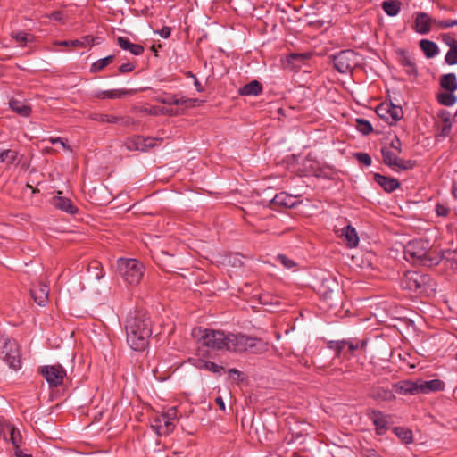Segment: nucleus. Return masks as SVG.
Here are the masks:
<instances>
[{
    "label": "nucleus",
    "mask_w": 457,
    "mask_h": 457,
    "mask_svg": "<svg viewBox=\"0 0 457 457\" xmlns=\"http://www.w3.org/2000/svg\"><path fill=\"white\" fill-rule=\"evenodd\" d=\"M192 337L203 345L229 352H245L260 353L267 350L268 344L263 340L245 334H225L221 330L195 328Z\"/></svg>",
    "instance_id": "1"
},
{
    "label": "nucleus",
    "mask_w": 457,
    "mask_h": 457,
    "mask_svg": "<svg viewBox=\"0 0 457 457\" xmlns=\"http://www.w3.org/2000/svg\"><path fill=\"white\" fill-rule=\"evenodd\" d=\"M152 321L145 311H136L127 318L125 329L127 342L135 351L145 348L152 334Z\"/></svg>",
    "instance_id": "2"
},
{
    "label": "nucleus",
    "mask_w": 457,
    "mask_h": 457,
    "mask_svg": "<svg viewBox=\"0 0 457 457\" xmlns=\"http://www.w3.org/2000/svg\"><path fill=\"white\" fill-rule=\"evenodd\" d=\"M431 245L427 239H415L408 242L403 248L404 258L413 264L430 266L433 260L430 257Z\"/></svg>",
    "instance_id": "3"
},
{
    "label": "nucleus",
    "mask_w": 457,
    "mask_h": 457,
    "mask_svg": "<svg viewBox=\"0 0 457 457\" xmlns=\"http://www.w3.org/2000/svg\"><path fill=\"white\" fill-rule=\"evenodd\" d=\"M401 286L403 289L419 294H428L436 290L434 280L428 275L417 271L405 272L401 280Z\"/></svg>",
    "instance_id": "4"
},
{
    "label": "nucleus",
    "mask_w": 457,
    "mask_h": 457,
    "mask_svg": "<svg viewBox=\"0 0 457 457\" xmlns=\"http://www.w3.org/2000/svg\"><path fill=\"white\" fill-rule=\"evenodd\" d=\"M119 276L129 285H137L145 273L143 263L134 258H119L117 260Z\"/></svg>",
    "instance_id": "5"
},
{
    "label": "nucleus",
    "mask_w": 457,
    "mask_h": 457,
    "mask_svg": "<svg viewBox=\"0 0 457 457\" xmlns=\"http://www.w3.org/2000/svg\"><path fill=\"white\" fill-rule=\"evenodd\" d=\"M179 420L178 411L171 407L167 411L155 414L151 419V428L159 436H166L173 432Z\"/></svg>",
    "instance_id": "6"
},
{
    "label": "nucleus",
    "mask_w": 457,
    "mask_h": 457,
    "mask_svg": "<svg viewBox=\"0 0 457 457\" xmlns=\"http://www.w3.org/2000/svg\"><path fill=\"white\" fill-rule=\"evenodd\" d=\"M39 371L47 381L50 387H57L61 386L66 376V370L60 364L42 366L40 367Z\"/></svg>",
    "instance_id": "7"
},
{
    "label": "nucleus",
    "mask_w": 457,
    "mask_h": 457,
    "mask_svg": "<svg viewBox=\"0 0 457 457\" xmlns=\"http://www.w3.org/2000/svg\"><path fill=\"white\" fill-rule=\"evenodd\" d=\"M4 361L14 370H18L21 367V353L19 345L15 341L8 340L3 346L1 352Z\"/></svg>",
    "instance_id": "8"
},
{
    "label": "nucleus",
    "mask_w": 457,
    "mask_h": 457,
    "mask_svg": "<svg viewBox=\"0 0 457 457\" xmlns=\"http://www.w3.org/2000/svg\"><path fill=\"white\" fill-rule=\"evenodd\" d=\"M357 54L353 50H344L333 57L334 67L341 73L351 71L357 64Z\"/></svg>",
    "instance_id": "9"
},
{
    "label": "nucleus",
    "mask_w": 457,
    "mask_h": 457,
    "mask_svg": "<svg viewBox=\"0 0 457 457\" xmlns=\"http://www.w3.org/2000/svg\"><path fill=\"white\" fill-rule=\"evenodd\" d=\"M162 139L156 137H143L140 136H135L130 138H127L124 142L125 147L129 151H147L148 149L154 147L157 143L161 142Z\"/></svg>",
    "instance_id": "10"
},
{
    "label": "nucleus",
    "mask_w": 457,
    "mask_h": 457,
    "mask_svg": "<svg viewBox=\"0 0 457 457\" xmlns=\"http://www.w3.org/2000/svg\"><path fill=\"white\" fill-rule=\"evenodd\" d=\"M377 113L380 118L386 120L390 124L398 121L403 117L402 108L392 103H383L379 104L377 108Z\"/></svg>",
    "instance_id": "11"
},
{
    "label": "nucleus",
    "mask_w": 457,
    "mask_h": 457,
    "mask_svg": "<svg viewBox=\"0 0 457 457\" xmlns=\"http://www.w3.org/2000/svg\"><path fill=\"white\" fill-rule=\"evenodd\" d=\"M382 157L384 163L396 171L408 170L412 167L411 161L405 162L398 158L396 154L389 148L382 149Z\"/></svg>",
    "instance_id": "12"
},
{
    "label": "nucleus",
    "mask_w": 457,
    "mask_h": 457,
    "mask_svg": "<svg viewBox=\"0 0 457 457\" xmlns=\"http://www.w3.org/2000/svg\"><path fill=\"white\" fill-rule=\"evenodd\" d=\"M434 21H436V19L431 18L428 13L418 12L414 21L413 29L419 34H428L434 27Z\"/></svg>",
    "instance_id": "13"
},
{
    "label": "nucleus",
    "mask_w": 457,
    "mask_h": 457,
    "mask_svg": "<svg viewBox=\"0 0 457 457\" xmlns=\"http://www.w3.org/2000/svg\"><path fill=\"white\" fill-rule=\"evenodd\" d=\"M135 93V89H112L104 91H96L93 94V96L99 99H116L121 98L125 96H132Z\"/></svg>",
    "instance_id": "14"
},
{
    "label": "nucleus",
    "mask_w": 457,
    "mask_h": 457,
    "mask_svg": "<svg viewBox=\"0 0 457 457\" xmlns=\"http://www.w3.org/2000/svg\"><path fill=\"white\" fill-rule=\"evenodd\" d=\"M417 383L419 394H429L431 392L441 391L445 386L444 382L439 379H432L429 381L419 380Z\"/></svg>",
    "instance_id": "15"
},
{
    "label": "nucleus",
    "mask_w": 457,
    "mask_h": 457,
    "mask_svg": "<svg viewBox=\"0 0 457 457\" xmlns=\"http://www.w3.org/2000/svg\"><path fill=\"white\" fill-rule=\"evenodd\" d=\"M369 395L376 401L390 402L395 399L393 392L383 386H372Z\"/></svg>",
    "instance_id": "16"
},
{
    "label": "nucleus",
    "mask_w": 457,
    "mask_h": 457,
    "mask_svg": "<svg viewBox=\"0 0 457 457\" xmlns=\"http://www.w3.org/2000/svg\"><path fill=\"white\" fill-rule=\"evenodd\" d=\"M31 296L34 301L40 306L46 305L48 300L49 288L46 285L38 284L37 287L30 289Z\"/></svg>",
    "instance_id": "17"
},
{
    "label": "nucleus",
    "mask_w": 457,
    "mask_h": 457,
    "mask_svg": "<svg viewBox=\"0 0 457 457\" xmlns=\"http://www.w3.org/2000/svg\"><path fill=\"white\" fill-rule=\"evenodd\" d=\"M272 204L286 208L295 207L297 204L296 197L286 192L277 194L271 200Z\"/></svg>",
    "instance_id": "18"
},
{
    "label": "nucleus",
    "mask_w": 457,
    "mask_h": 457,
    "mask_svg": "<svg viewBox=\"0 0 457 457\" xmlns=\"http://www.w3.org/2000/svg\"><path fill=\"white\" fill-rule=\"evenodd\" d=\"M52 204L55 208L70 214H74L78 211L77 207L72 204V202L69 198L60 195L53 197Z\"/></svg>",
    "instance_id": "19"
},
{
    "label": "nucleus",
    "mask_w": 457,
    "mask_h": 457,
    "mask_svg": "<svg viewBox=\"0 0 457 457\" xmlns=\"http://www.w3.org/2000/svg\"><path fill=\"white\" fill-rule=\"evenodd\" d=\"M393 388L396 393L402 395H414L419 394L418 383L410 380H404L395 383L393 385Z\"/></svg>",
    "instance_id": "20"
},
{
    "label": "nucleus",
    "mask_w": 457,
    "mask_h": 457,
    "mask_svg": "<svg viewBox=\"0 0 457 457\" xmlns=\"http://www.w3.org/2000/svg\"><path fill=\"white\" fill-rule=\"evenodd\" d=\"M374 179L386 192H393L400 186L396 179L387 178L380 174H375Z\"/></svg>",
    "instance_id": "21"
},
{
    "label": "nucleus",
    "mask_w": 457,
    "mask_h": 457,
    "mask_svg": "<svg viewBox=\"0 0 457 457\" xmlns=\"http://www.w3.org/2000/svg\"><path fill=\"white\" fill-rule=\"evenodd\" d=\"M117 43L120 48L129 51L134 55H140L144 52V47L141 45L131 43L127 37H119Z\"/></svg>",
    "instance_id": "22"
},
{
    "label": "nucleus",
    "mask_w": 457,
    "mask_h": 457,
    "mask_svg": "<svg viewBox=\"0 0 457 457\" xmlns=\"http://www.w3.org/2000/svg\"><path fill=\"white\" fill-rule=\"evenodd\" d=\"M342 237H344V240L345 241L346 245L349 247H355L358 245L359 243V237L357 235V232L354 228L351 227L350 225L345 227L342 229Z\"/></svg>",
    "instance_id": "23"
},
{
    "label": "nucleus",
    "mask_w": 457,
    "mask_h": 457,
    "mask_svg": "<svg viewBox=\"0 0 457 457\" xmlns=\"http://www.w3.org/2000/svg\"><path fill=\"white\" fill-rule=\"evenodd\" d=\"M372 421L376 427L377 433L383 435L388 429L387 416L381 412H374L372 415Z\"/></svg>",
    "instance_id": "24"
},
{
    "label": "nucleus",
    "mask_w": 457,
    "mask_h": 457,
    "mask_svg": "<svg viewBox=\"0 0 457 457\" xmlns=\"http://www.w3.org/2000/svg\"><path fill=\"white\" fill-rule=\"evenodd\" d=\"M440 87L445 91L457 90V78L454 73L444 74L440 78Z\"/></svg>",
    "instance_id": "25"
},
{
    "label": "nucleus",
    "mask_w": 457,
    "mask_h": 457,
    "mask_svg": "<svg viewBox=\"0 0 457 457\" xmlns=\"http://www.w3.org/2000/svg\"><path fill=\"white\" fill-rule=\"evenodd\" d=\"M195 366L199 370H206L214 374H221V371L224 370L222 366L216 364L215 362L205 361L202 359L196 360Z\"/></svg>",
    "instance_id": "26"
},
{
    "label": "nucleus",
    "mask_w": 457,
    "mask_h": 457,
    "mask_svg": "<svg viewBox=\"0 0 457 457\" xmlns=\"http://www.w3.org/2000/svg\"><path fill=\"white\" fill-rule=\"evenodd\" d=\"M262 85L257 80H253L239 89L241 96H258L262 93Z\"/></svg>",
    "instance_id": "27"
},
{
    "label": "nucleus",
    "mask_w": 457,
    "mask_h": 457,
    "mask_svg": "<svg viewBox=\"0 0 457 457\" xmlns=\"http://www.w3.org/2000/svg\"><path fill=\"white\" fill-rule=\"evenodd\" d=\"M420 46L428 58L436 56L439 51L436 44L428 39L420 40Z\"/></svg>",
    "instance_id": "28"
},
{
    "label": "nucleus",
    "mask_w": 457,
    "mask_h": 457,
    "mask_svg": "<svg viewBox=\"0 0 457 457\" xmlns=\"http://www.w3.org/2000/svg\"><path fill=\"white\" fill-rule=\"evenodd\" d=\"M6 437L10 436V441L15 449L19 448L21 444V435L20 431L12 424H6Z\"/></svg>",
    "instance_id": "29"
},
{
    "label": "nucleus",
    "mask_w": 457,
    "mask_h": 457,
    "mask_svg": "<svg viewBox=\"0 0 457 457\" xmlns=\"http://www.w3.org/2000/svg\"><path fill=\"white\" fill-rule=\"evenodd\" d=\"M382 8L389 16H395L401 9V3L397 0H386L382 3Z\"/></svg>",
    "instance_id": "30"
},
{
    "label": "nucleus",
    "mask_w": 457,
    "mask_h": 457,
    "mask_svg": "<svg viewBox=\"0 0 457 457\" xmlns=\"http://www.w3.org/2000/svg\"><path fill=\"white\" fill-rule=\"evenodd\" d=\"M10 107L16 113L20 114L21 116H23V117H28L31 112V109L29 105H26L22 102H20L17 100H11Z\"/></svg>",
    "instance_id": "31"
},
{
    "label": "nucleus",
    "mask_w": 457,
    "mask_h": 457,
    "mask_svg": "<svg viewBox=\"0 0 457 457\" xmlns=\"http://www.w3.org/2000/svg\"><path fill=\"white\" fill-rule=\"evenodd\" d=\"M454 91H445V92H441L437 95V100L438 102L443 104V105H445V106H452L453 105L456 101H457V97L456 96L453 94Z\"/></svg>",
    "instance_id": "32"
},
{
    "label": "nucleus",
    "mask_w": 457,
    "mask_h": 457,
    "mask_svg": "<svg viewBox=\"0 0 457 457\" xmlns=\"http://www.w3.org/2000/svg\"><path fill=\"white\" fill-rule=\"evenodd\" d=\"M18 157V152L13 149H6L0 151V162L7 165L13 164Z\"/></svg>",
    "instance_id": "33"
},
{
    "label": "nucleus",
    "mask_w": 457,
    "mask_h": 457,
    "mask_svg": "<svg viewBox=\"0 0 457 457\" xmlns=\"http://www.w3.org/2000/svg\"><path fill=\"white\" fill-rule=\"evenodd\" d=\"M114 60V55H108L103 59H99L91 65L90 71L97 72L104 70L107 65L112 63Z\"/></svg>",
    "instance_id": "34"
},
{
    "label": "nucleus",
    "mask_w": 457,
    "mask_h": 457,
    "mask_svg": "<svg viewBox=\"0 0 457 457\" xmlns=\"http://www.w3.org/2000/svg\"><path fill=\"white\" fill-rule=\"evenodd\" d=\"M400 62L407 74L413 75L417 73L416 66L409 56L403 55L400 59Z\"/></svg>",
    "instance_id": "35"
},
{
    "label": "nucleus",
    "mask_w": 457,
    "mask_h": 457,
    "mask_svg": "<svg viewBox=\"0 0 457 457\" xmlns=\"http://www.w3.org/2000/svg\"><path fill=\"white\" fill-rule=\"evenodd\" d=\"M12 37L13 39L16 40V42L21 46H25L27 45V43L31 41L32 38H33V37L30 34H28V33L23 32V31L13 32L12 34Z\"/></svg>",
    "instance_id": "36"
},
{
    "label": "nucleus",
    "mask_w": 457,
    "mask_h": 457,
    "mask_svg": "<svg viewBox=\"0 0 457 457\" xmlns=\"http://www.w3.org/2000/svg\"><path fill=\"white\" fill-rule=\"evenodd\" d=\"M395 435L405 444L412 441V432L403 428H395Z\"/></svg>",
    "instance_id": "37"
},
{
    "label": "nucleus",
    "mask_w": 457,
    "mask_h": 457,
    "mask_svg": "<svg viewBox=\"0 0 457 457\" xmlns=\"http://www.w3.org/2000/svg\"><path fill=\"white\" fill-rule=\"evenodd\" d=\"M356 123L357 129L364 135H368L373 130L371 124L366 120L357 119Z\"/></svg>",
    "instance_id": "38"
},
{
    "label": "nucleus",
    "mask_w": 457,
    "mask_h": 457,
    "mask_svg": "<svg viewBox=\"0 0 457 457\" xmlns=\"http://www.w3.org/2000/svg\"><path fill=\"white\" fill-rule=\"evenodd\" d=\"M92 119L97 120L99 122H108V123H117L120 120V118L114 115L109 114H95L92 116Z\"/></svg>",
    "instance_id": "39"
},
{
    "label": "nucleus",
    "mask_w": 457,
    "mask_h": 457,
    "mask_svg": "<svg viewBox=\"0 0 457 457\" xmlns=\"http://www.w3.org/2000/svg\"><path fill=\"white\" fill-rule=\"evenodd\" d=\"M276 260L279 262V263L283 265L286 269L288 270L295 269L297 266L296 262L294 260L289 259L284 254H278Z\"/></svg>",
    "instance_id": "40"
},
{
    "label": "nucleus",
    "mask_w": 457,
    "mask_h": 457,
    "mask_svg": "<svg viewBox=\"0 0 457 457\" xmlns=\"http://www.w3.org/2000/svg\"><path fill=\"white\" fill-rule=\"evenodd\" d=\"M457 25V20L434 21V27L437 29H445Z\"/></svg>",
    "instance_id": "41"
},
{
    "label": "nucleus",
    "mask_w": 457,
    "mask_h": 457,
    "mask_svg": "<svg viewBox=\"0 0 457 457\" xmlns=\"http://www.w3.org/2000/svg\"><path fill=\"white\" fill-rule=\"evenodd\" d=\"M435 212L438 217L446 218L450 214V208L445 203H437L435 206Z\"/></svg>",
    "instance_id": "42"
},
{
    "label": "nucleus",
    "mask_w": 457,
    "mask_h": 457,
    "mask_svg": "<svg viewBox=\"0 0 457 457\" xmlns=\"http://www.w3.org/2000/svg\"><path fill=\"white\" fill-rule=\"evenodd\" d=\"M348 340H341L336 342H330V348L337 352V355H340L345 350H347Z\"/></svg>",
    "instance_id": "43"
},
{
    "label": "nucleus",
    "mask_w": 457,
    "mask_h": 457,
    "mask_svg": "<svg viewBox=\"0 0 457 457\" xmlns=\"http://www.w3.org/2000/svg\"><path fill=\"white\" fill-rule=\"evenodd\" d=\"M445 62L449 65L457 64V46L452 48H449L448 52L445 54Z\"/></svg>",
    "instance_id": "44"
},
{
    "label": "nucleus",
    "mask_w": 457,
    "mask_h": 457,
    "mask_svg": "<svg viewBox=\"0 0 457 457\" xmlns=\"http://www.w3.org/2000/svg\"><path fill=\"white\" fill-rule=\"evenodd\" d=\"M366 345L365 341H359V340H348L347 344V352L353 353L354 351L358 349H363Z\"/></svg>",
    "instance_id": "45"
},
{
    "label": "nucleus",
    "mask_w": 457,
    "mask_h": 457,
    "mask_svg": "<svg viewBox=\"0 0 457 457\" xmlns=\"http://www.w3.org/2000/svg\"><path fill=\"white\" fill-rule=\"evenodd\" d=\"M439 126H440L439 136L444 137H447L451 132L452 121L445 120V122H441V124Z\"/></svg>",
    "instance_id": "46"
},
{
    "label": "nucleus",
    "mask_w": 457,
    "mask_h": 457,
    "mask_svg": "<svg viewBox=\"0 0 457 457\" xmlns=\"http://www.w3.org/2000/svg\"><path fill=\"white\" fill-rule=\"evenodd\" d=\"M197 99H192V98H186L184 96L178 97V103L176 105H182L186 108L193 107L195 103H197Z\"/></svg>",
    "instance_id": "47"
},
{
    "label": "nucleus",
    "mask_w": 457,
    "mask_h": 457,
    "mask_svg": "<svg viewBox=\"0 0 457 457\" xmlns=\"http://www.w3.org/2000/svg\"><path fill=\"white\" fill-rule=\"evenodd\" d=\"M441 39L442 41L447 46H449V48H452V47H454L457 46V41L456 39L450 34L448 33H444L441 35Z\"/></svg>",
    "instance_id": "48"
},
{
    "label": "nucleus",
    "mask_w": 457,
    "mask_h": 457,
    "mask_svg": "<svg viewBox=\"0 0 457 457\" xmlns=\"http://www.w3.org/2000/svg\"><path fill=\"white\" fill-rule=\"evenodd\" d=\"M157 101L159 103L168 104V105H173L178 103V96H159L157 98Z\"/></svg>",
    "instance_id": "49"
},
{
    "label": "nucleus",
    "mask_w": 457,
    "mask_h": 457,
    "mask_svg": "<svg viewBox=\"0 0 457 457\" xmlns=\"http://www.w3.org/2000/svg\"><path fill=\"white\" fill-rule=\"evenodd\" d=\"M355 156L359 162H362L366 166H370L371 164V158L368 154L358 153V154H356Z\"/></svg>",
    "instance_id": "50"
},
{
    "label": "nucleus",
    "mask_w": 457,
    "mask_h": 457,
    "mask_svg": "<svg viewBox=\"0 0 457 457\" xmlns=\"http://www.w3.org/2000/svg\"><path fill=\"white\" fill-rule=\"evenodd\" d=\"M49 141L53 145H61L64 150H71L70 146L62 140V137H50Z\"/></svg>",
    "instance_id": "51"
},
{
    "label": "nucleus",
    "mask_w": 457,
    "mask_h": 457,
    "mask_svg": "<svg viewBox=\"0 0 457 457\" xmlns=\"http://www.w3.org/2000/svg\"><path fill=\"white\" fill-rule=\"evenodd\" d=\"M10 424L7 422L3 417L0 416V435L4 436V439H6V428L5 425Z\"/></svg>",
    "instance_id": "52"
},
{
    "label": "nucleus",
    "mask_w": 457,
    "mask_h": 457,
    "mask_svg": "<svg viewBox=\"0 0 457 457\" xmlns=\"http://www.w3.org/2000/svg\"><path fill=\"white\" fill-rule=\"evenodd\" d=\"M54 45L62 46H76L79 45V42L78 40H74V41H58V42H55Z\"/></svg>",
    "instance_id": "53"
},
{
    "label": "nucleus",
    "mask_w": 457,
    "mask_h": 457,
    "mask_svg": "<svg viewBox=\"0 0 457 457\" xmlns=\"http://www.w3.org/2000/svg\"><path fill=\"white\" fill-rule=\"evenodd\" d=\"M135 66L131 63H124L120 66L119 71L120 73L129 72L134 70Z\"/></svg>",
    "instance_id": "54"
},
{
    "label": "nucleus",
    "mask_w": 457,
    "mask_h": 457,
    "mask_svg": "<svg viewBox=\"0 0 457 457\" xmlns=\"http://www.w3.org/2000/svg\"><path fill=\"white\" fill-rule=\"evenodd\" d=\"M158 33L162 37L168 38L170 35V28L164 26Z\"/></svg>",
    "instance_id": "55"
},
{
    "label": "nucleus",
    "mask_w": 457,
    "mask_h": 457,
    "mask_svg": "<svg viewBox=\"0 0 457 457\" xmlns=\"http://www.w3.org/2000/svg\"><path fill=\"white\" fill-rule=\"evenodd\" d=\"M438 117L440 118L441 122H445V120H451L450 113L445 111L440 112Z\"/></svg>",
    "instance_id": "56"
},
{
    "label": "nucleus",
    "mask_w": 457,
    "mask_h": 457,
    "mask_svg": "<svg viewBox=\"0 0 457 457\" xmlns=\"http://www.w3.org/2000/svg\"><path fill=\"white\" fill-rule=\"evenodd\" d=\"M400 146H401V143L398 138H396L391 142V147L394 148L397 153L401 152Z\"/></svg>",
    "instance_id": "57"
},
{
    "label": "nucleus",
    "mask_w": 457,
    "mask_h": 457,
    "mask_svg": "<svg viewBox=\"0 0 457 457\" xmlns=\"http://www.w3.org/2000/svg\"><path fill=\"white\" fill-rule=\"evenodd\" d=\"M215 403H217V405L219 406V408L221 411H225L226 410L225 403H224V401H223L222 397H220V396L217 397L215 399Z\"/></svg>",
    "instance_id": "58"
},
{
    "label": "nucleus",
    "mask_w": 457,
    "mask_h": 457,
    "mask_svg": "<svg viewBox=\"0 0 457 457\" xmlns=\"http://www.w3.org/2000/svg\"><path fill=\"white\" fill-rule=\"evenodd\" d=\"M305 57H306L305 54H291L289 55V58L291 60H303Z\"/></svg>",
    "instance_id": "59"
},
{
    "label": "nucleus",
    "mask_w": 457,
    "mask_h": 457,
    "mask_svg": "<svg viewBox=\"0 0 457 457\" xmlns=\"http://www.w3.org/2000/svg\"><path fill=\"white\" fill-rule=\"evenodd\" d=\"M15 455L17 457H32L30 454L24 453L19 448L15 449Z\"/></svg>",
    "instance_id": "60"
},
{
    "label": "nucleus",
    "mask_w": 457,
    "mask_h": 457,
    "mask_svg": "<svg viewBox=\"0 0 457 457\" xmlns=\"http://www.w3.org/2000/svg\"><path fill=\"white\" fill-rule=\"evenodd\" d=\"M195 86L197 91L201 92L203 90L201 84L199 83V81L197 80V79L195 77Z\"/></svg>",
    "instance_id": "61"
},
{
    "label": "nucleus",
    "mask_w": 457,
    "mask_h": 457,
    "mask_svg": "<svg viewBox=\"0 0 457 457\" xmlns=\"http://www.w3.org/2000/svg\"><path fill=\"white\" fill-rule=\"evenodd\" d=\"M229 373H232V374L237 373V374H238V373H239V371H238L237 370H236V369H230V370H229Z\"/></svg>",
    "instance_id": "62"
},
{
    "label": "nucleus",
    "mask_w": 457,
    "mask_h": 457,
    "mask_svg": "<svg viewBox=\"0 0 457 457\" xmlns=\"http://www.w3.org/2000/svg\"><path fill=\"white\" fill-rule=\"evenodd\" d=\"M370 457H380V456L376 453H373Z\"/></svg>",
    "instance_id": "63"
},
{
    "label": "nucleus",
    "mask_w": 457,
    "mask_h": 457,
    "mask_svg": "<svg viewBox=\"0 0 457 457\" xmlns=\"http://www.w3.org/2000/svg\"><path fill=\"white\" fill-rule=\"evenodd\" d=\"M293 457H302V456L297 453H294Z\"/></svg>",
    "instance_id": "64"
}]
</instances>
